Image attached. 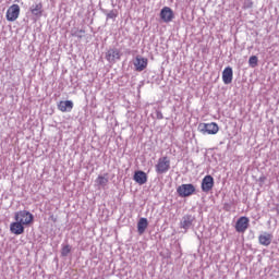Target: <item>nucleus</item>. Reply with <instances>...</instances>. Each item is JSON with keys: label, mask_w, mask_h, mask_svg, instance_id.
I'll return each instance as SVG.
<instances>
[{"label": "nucleus", "mask_w": 279, "mask_h": 279, "mask_svg": "<svg viewBox=\"0 0 279 279\" xmlns=\"http://www.w3.org/2000/svg\"><path fill=\"white\" fill-rule=\"evenodd\" d=\"M148 226H149V222L147 221V218H141L137 222L138 234H145V230H147Z\"/></svg>", "instance_id": "16"}, {"label": "nucleus", "mask_w": 279, "mask_h": 279, "mask_svg": "<svg viewBox=\"0 0 279 279\" xmlns=\"http://www.w3.org/2000/svg\"><path fill=\"white\" fill-rule=\"evenodd\" d=\"M266 180H267V178L264 175L259 178V182H265Z\"/></svg>", "instance_id": "26"}, {"label": "nucleus", "mask_w": 279, "mask_h": 279, "mask_svg": "<svg viewBox=\"0 0 279 279\" xmlns=\"http://www.w3.org/2000/svg\"><path fill=\"white\" fill-rule=\"evenodd\" d=\"M58 109L61 112H71L73 110V101L72 100L60 101L58 105Z\"/></svg>", "instance_id": "15"}, {"label": "nucleus", "mask_w": 279, "mask_h": 279, "mask_svg": "<svg viewBox=\"0 0 279 279\" xmlns=\"http://www.w3.org/2000/svg\"><path fill=\"white\" fill-rule=\"evenodd\" d=\"M191 226H193V217L184 216L181 221V228H183V230H189V228H191Z\"/></svg>", "instance_id": "17"}, {"label": "nucleus", "mask_w": 279, "mask_h": 279, "mask_svg": "<svg viewBox=\"0 0 279 279\" xmlns=\"http://www.w3.org/2000/svg\"><path fill=\"white\" fill-rule=\"evenodd\" d=\"M15 221H19L24 226H31V223H34V215L27 210L17 211L15 214Z\"/></svg>", "instance_id": "2"}, {"label": "nucleus", "mask_w": 279, "mask_h": 279, "mask_svg": "<svg viewBox=\"0 0 279 279\" xmlns=\"http://www.w3.org/2000/svg\"><path fill=\"white\" fill-rule=\"evenodd\" d=\"M69 254H71V246L69 245L63 246L61 250V256H69Z\"/></svg>", "instance_id": "22"}, {"label": "nucleus", "mask_w": 279, "mask_h": 279, "mask_svg": "<svg viewBox=\"0 0 279 279\" xmlns=\"http://www.w3.org/2000/svg\"><path fill=\"white\" fill-rule=\"evenodd\" d=\"M272 239H274V235L271 233L264 232L258 236L259 245L269 247V245H271Z\"/></svg>", "instance_id": "10"}, {"label": "nucleus", "mask_w": 279, "mask_h": 279, "mask_svg": "<svg viewBox=\"0 0 279 279\" xmlns=\"http://www.w3.org/2000/svg\"><path fill=\"white\" fill-rule=\"evenodd\" d=\"M25 225H22V222L15 221L10 225V230L12 234H23L25 232Z\"/></svg>", "instance_id": "14"}, {"label": "nucleus", "mask_w": 279, "mask_h": 279, "mask_svg": "<svg viewBox=\"0 0 279 279\" xmlns=\"http://www.w3.org/2000/svg\"><path fill=\"white\" fill-rule=\"evenodd\" d=\"M233 71L231 66H227L223 71H222V82L223 84H232V78H233Z\"/></svg>", "instance_id": "12"}, {"label": "nucleus", "mask_w": 279, "mask_h": 279, "mask_svg": "<svg viewBox=\"0 0 279 279\" xmlns=\"http://www.w3.org/2000/svg\"><path fill=\"white\" fill-rule=\"evenodd\" d=\"M213 186H215V179L213 178V175H205L202 180L201 185L203 193H210V191H213Z\"/></svg>", "instance_id": "7"}, {"label": "nucleus", "mask_w": 279, "mask_h": 279, "mask_svg": "<svg viewBox=\"0 0 279 279\" xmlns=\"http://www.w3.org/2000/svg\"><path fill=\"white\" fill-rule=\"evenodd\" d=\"M133 180L140 185L147 184V173L141 170L135 171Z\"/></svg>", "instance_id": "13"}, {"label": "nucleus", "mask_w": 279, "mask_h": 279, "mask_svg": "<svg viewBox=\"0 0 279 279\" xmlns=\"http://www.w3.org/2000/svg\"><path fill=\"white\" fill-rule=\"evenodd\" d=\"M248 64L250 66H252V69H254L255 66H258V57L256 56L250 57Z\"/></svg>", "instance_id": "20"}, {"label": "nucleus", "mask_w": 279, "mask_h": 279, "mask_svg": "<svg viewBox=\"0 0 279 279\" xmlns=\"http://www.w3.org/2000/svg\"><path fill=\"white\" fill-rule=\"evenodd\" d=\"M155 114H156V119H158L159 121L165 119V116H162V111L160 110H156Z\"/></svg>", "instance_id": "24"}, {"label": "nucleus", "mask_w": 279, "mask_h": 279, "mask_svg": "<svg viewBox=\"0 0 279 279\" xmlns=\"http://www.w3.org/2000/svg\"><path fill=\"white\" fill-rule=\"evenodd\" d=\"M20 14H21V7H19V4H12L7 10V21H9L10 23H14V21L19 19Z\"/></svg>", "instance_id": "6"}, {"label": "nucleus", "mask_w": 279, "mask_h": 279, "mask_svg": "<svg viewBox=\"0 0 279 279\" xmlns=\"http://www.w3.org/2000/svg\"><path fill=\"white\" fill-rule=\"evenodd\" d=\"M84 34H86L85 29L73 28L71 31V35L76 37V38H84Z\"/></svg>", "instance_id": "19"}, {"label": "nucleus", "mask_w": 279, "mask_h": 279, "mask_svg": "<svg viewBox=\"0 0 279 279\" xmlns=\"http://www.w3.org/2000/svg\"><path fill=\"white\" fill-rule=\"evenodd\" d=\"M179 197H191L195 193V185L191 183L182 184L177 189Z\"/></svg>", "instance_id": "4"}, {"label": "nucleus", "mask_w": 279, "mask_h": 279, "mask_svg": "<svg viewBox=\"0 0 279 279\" xmlns=\"http://www.w3.org/2000/svg\"><path fill=\"white\" fill-rule=\"evenodd\" d=\"M253 5H254V3L252 2V0H245V1H244V8L250 9V8H252Z\"/></svg>", "instance_id": "25"}, {"label": "nucleus", "mask_w": 279, "mask_h": 279, "mask_svg": "<svg viewBox=\"0 0 279 279\" xmlns=\"http://www.w3.org/2000/svg\"><path fill=\"white\" fill-rule=\"evenodd\" d=\"M173 10L169 7H163L160 11V19L163 23H171L174 19Z\"/></svg>", "instance_id": "8"}, {"label": "nucleus", "mask_w": 279, "mask_h": 279, "mask_svg": "<svg viewBox=\"0 0 279 279\" xmlns=\"http://www.w3.org/2000/svg\"><path fill=\"white\" fill-rule=\"evenodd\" d=\"M105 58L109 64H116L118 60H121V50L111 48L106 52Z\"/></svg>", "instance_id": "5"}, {"label": "nucleus", "mask_w": 279, "mask_h": 279, "mask_svg": "<svg viewBox=\"0 0 279 279\" xmlns=\"http://www.w3.org/2000/svg\"><path fill=\"white\" fill-rule=\"evenodd\" d=\"M135 71H145L147 69V59L137 56L134 61Z\"/></svg>", "instance_id": "11"}, {"label": "nucleus", "mask_w": 279, "mask_h": 279, "mask_svg": "<svg viewBox=\"0 0 279 279\" xmlns=\"http://www.w3.org/2000/svg\"><path fill=\"white\" fill-rule=\"evenodd\" d=\"M96 182L99 186H106V184H108V179L102 175H99Z\"/></svg>", "instance_id": "21"}, {"label": "nucleus", "mask_w": 279, "mask_h": 279, "mask_svg": "<svg viewBox=\"0 0 279 279\" xmlns=\"http://www.w3.org/2000/svg\"><path fill=\"white\" fill-rule=\"evenodd\" d=\"M31 12L34 16H43V4L41 3L33 4L31 7Z\"/></svg>", "instance_id": "18"}, {"label": "nucleus", "mask_w": 279, "mask_h": 279, "mask_svg": "<svg viewBox=\"0 0 279 279\" xmlns=\"http://www.w3.org/2000/svg\"><path fill=\"white\" fill-rule=\"evenodd\" d=\"M250 228V219L247 217H240L235 223L236 232H245Z\"/></svg>", "instance_id": "9"}, {"label": "nucleus", "mask_w": 279, "mask_h": 279, "mask_svg": "<svg viewBox=\"0 0 279 279\" xmlns=\"http://www.w3.org/2000/svg\"><path fill=\"white\" fill-rule=\"evenodd\" d=\"M169 169H171V159H169L167 156L159 158L155 165L157 175H165Z\"/></svg>", "instance_id": "1"}, {"label": "nucleus", "mask_w": 279, "mask_h": 279, "mask_svg": "<svg viewBox=\"0 0 279 279\" xmlns=\"http://www.w3.org/2000/svg\"><path fill=\"white\" fill-rule=\"evenodd\" d=\"M198 130L202 134H217L219 132V125L215 122L201 123Z\"/></svg>", "instance_id": "3"}, {"label": "nucleus", "mask_w": 279, "mask_h": 279, "mask_svg": "<svg viewBox=\"0 0 279 279\" xmlns=\"http://www.w3.org/2000/svg\"><path fill=\"white\" fill-rule=\"evenodd\" d=\"M107 19H117V11L111 10V11L107 14Z\"/></svg>", "instance_id": "23"}]
</instances>
